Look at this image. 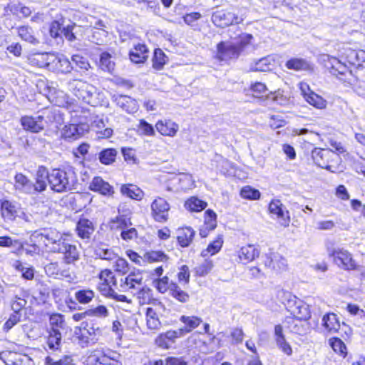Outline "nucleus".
Returning a JSON list of instances; mask_svg holds the SVG:
<instances>
[{
  "label": "nucleus",
  "mask_w": 365,
  "mask_h": 365,
  "mask_svg": "<svg viewBox=\"0 0 365 365\" xmlns=\"http://www.w3.org/2000/svg\"><path fill=\"white\" fill-rule=\"evenodd\" d=\"M100 277L108 284H112L115 289L120 292H131L132 293L140 288L143 284V274L139 269L123 274H113L106 269L101 272Z\"/></svg>",
  "instance_id": "1"
},
{
  "label": "nucleus",
  "mask_w": 365,
  "mask_h": 365,
  "mask_svg": "<svg viewBox=\"0 0 365 365\" xmlns=\"http://www.w3.org/2000/svg\"><path fill=\"white\" fill-rule=\"evenodd\" d=\"M77 183V175L75 168L71 166L63 169H54L50 173L49 185L57 192L75 190Z\"/></svg>",
  "instance_id": "2"
},
{
  "label": "nucleus",
  "mask_w": 365,
  "mask_h": 365,
  "mask_svg": "<svg viewBox=\"0 0 365 365\" xmlns=\"http://www.w3.org/2000/svg\"><path fill=\"white\" fill-rule=\"evenodd\" d=\"M322 60L324 62L325 67L329 70L331 74L335 76L340 81L352 84L356 78L347 66L338 58L328 54L322 56Z\"/></svg>",
  "instance_id": "3"
},
{
  "label": "nucleus",
  "mask_w": 365,
  "mask_h": 365,
  "mask_svg": "<svg viewBox=\"0 0 365 365\" xmlns=\"http://www.w3.org/2000/svg\"><path fill=\"white\" fill-rule=\"evenodd\" d=\"M68 89L84 103L95 106L97 103V89L95 86L81 80H73L68 83Z\"/></svg>",
  "instance_id": "4"
},
{
  "label": "nucleus",
  "mask_w": 365,
  "mask_h": 365,
  "mask_svg": "<svg viewBox=\"0 0 365 365\" xmlns=\"http://www.w3.org/2000/svg\"><path fill=\"white\" fill-rule=\"evenodd\" d=\"M66 235L61 233L54 228L43 229L41 232H35L31 235V241L34 238H40L46 247L56 252L61 250V245L64 243Z\"/></svg>",
  "instance_id": "5"
},
{
  "label": "nucleus",
  "mask_w": 365,
  "mask_h": 365,
  "mask_svg": "<svg viewBox=\"0 0 365 365\" xmlns=\"http://www.w3.org/2000/svg\"><path fill=\"white\" fill-rule=\"evenodd\" d=\"M328 254L333 258L334 262L340 268L345 270L356 269V263L352 255L346 250L341 247H328Z\"/></svg>",
  "instance_id": "6"
},
{
  "label": "nucleus",
  "mask_w": 365,
  "mask_h": 365,
  "mask_svg": "<svg viewBox=\"0 0 365 365\" xmlns=\"http://www.w3.org/2000/svg\"><path fill=\"white\" fill-rule=\"evenodd\" d=\"M284 294L287 298V309L294 318L305 321L310 317L307 304L295 296H292L289 292H284Z\"/></svg>",
  "instance_id": "7"
},
{
  "label": "nucleus",
  "mask_w": 365,
  "mask_h": 365,
  "mask_svg": "<svg viewBox=\"0 0 365 365\" xmlns=\"http://www.w3.org/2000/svg\"><path fill=\"white\" fill-rule=\"evenodd\" d=\"M245 19L244 15H239L233 11L220 10L213 12L212 21L217 27H227L230 25L242 23Z\"/></svg>",
  "instance_id": "8"
},
{
  "label": "nucleus",
  "mask_w": 365,
  "mask_h": 365,
  "mask_svg": "<svg viewBox=\"0 0 365 365\" xmlns=\"http://www.w3.org/2000/svg\"><path fill=\"white\" fill-rule=\"evenodd\" d=\"M246 44L242 40L236 42H220L217 44V56L222 61L237 58Z\"/></svg>",
  "instance_id": "9"
},
{
  "label": "nucleus",
  "mask_w": 365,
  "mask_h": 365,
  "mask_svg": "<svg viewBox=\"0 0 365 365\" xmlns=\"http://www.w3.org/2000/svg\"><path fill=\"white\" fill-rule=\"evenodd\" d=\"M268 210L272 217L284 227L289 226L290 217L289 211L286 210L282 202L277 199H273L269 204Z\"/></svg>",
  "instance_id": "10"
},
{
  "label": "nucleus",
  "mask_w": 365,
  "mask_h": 365,
  "mask_svg": "<svg viewBox=\"0 0 365 365\" xmlns=\"http://www.w3.org/2000/svg\"><path fill=\"white\" fill-rule=\"evenodd\" d=\"M150 208V215L155 222L161 223L167 222L170 206L164 198L160 197H156L152 202Z\"/></svg>",
  "instance_id": "11"
},
{
  "label": "nucleus",
  "mask_w": 365,
  "mask_h": 365,
  "mask_svg": "<svg viewBox=\"0 0 365 365\" xmlns=\"http://www.w3.org/2000/svg\"><path fill=\"white\" fill-rule=\"evenodd\" d=\"M312 157L317 166L327 170H331V166L329 165L330 160L338 156L331 150L315 148L312 150Z\"/></svg>",
  "instance_id": "12"
},
{
  "label": "nucleus",
  "mask_w": 365,
  "mask_h": 365,
  "mask_svg": "<svg viewBox=\"0 0 365 365\" xmlns=\"http://www.w3.org/2000/svg\"><path fill=\"white\" fill-rule=\"evenodd\" d=\"M73 68L71 62L63 56L50 53L48 70L61 73H69Z\"/></svg>",
  "instance_id": "13"
},
{
  "label": "nucleus",
  "mask_w": 365,
  "mask_h": 365,
  "mask_svg": "<svg viewBox=\"0 0 365 365\" xmlns=\"http://www.w3.org/2000/svg\"><path fill=\"white\" fill-rule=\"evenodd\" d=\"M0 359L6 365H34L31 359L26 354H19L11 351L0 353Z\"/></svg>",
  "instance_id": "14"
},
{
  "label": "nucleus",
  "mask_w": 365,
  "mask_h": 365,
  "mask_svg": "<svg viewBox=\"0 0 365 365\" xmlns=\"http://www.w3.org/2000/svg\"><path fill=\"white\" fill-rule=\"evenodd\" d=\"M301 91L306 101L318 109H324L327 102L322 96L310 91L307 84L301 85Z\"/></svg>",
  "instance_id": "15"
},
{
  "label": "nucleus",
  "mask_w": 365,
  "mask_h": 365,
  "mask_svg": "<svg viewBox=\"0 0 365 365\" xmlns=\"http://www.w3.org/2000/svg\"><path fill=\"white\" fill-rule=\"evenodd\" d=\"M88 125L86 124H70L66 125L62 131V136L68 140H74L88 132Z\"/></svg>",
  "instance_id": "16"
},
{
  "label": "nucleus",
  "mask_w": 365,
  "mask_h": 365,
  "mask_svg": "<svg viewBox=\"0 0 365 365\" xmlns=\"http://www.w3.org/2000/svg\"><path fill=\"white\" fill-rule=\"evenodd\" d=\"M265 267L271 268L276 272H282L287 269V259L277 253H270L266 255V260L264 261Z\"/></svg>",
  "instance_id": "17"
},
{
  "label": "nucleus",
  "mask_w": 365,
  "mask_h": 365,
  "mask_svg": "<svg viewBox=\"0 0 365 365\" xmlns=\"http://www.w3.org/2000/svg\"><path fill=\"white\" fill-rule=\"evenodd\" d=\"M21 125L25 130L34 133H39L44 128V123L42 122L40 115L36 117L22 116L21 118Z\"/></svg>",
  "instance_id": "18"
},
{
  "label": "nucleus",
  "mask_w": 365,
  "mask_h": 365,
  "mask_svg": "<svg viewBox=\"0 0 365 365\" xmlns=\"http://www.w3.org/2000/svg\"><path fill=\"white\" fill-rule=\"evenodd\" d=\"M113 229L121 230L120 236L125 240H133L137 236V231L135 228H128V220L123 217H117L116 220H113L111 223Z\"/></svg>",
  "instance_id": "19"
},
{
  "label": "nucleus",
  "mask_w": 365,
  "mask_h": 365,
  "mask_svg": "<svg viewBox=\"0 0 365 365\" xmlns=\"http://www.w3.org/2000/svg\"><path fill=\"white\" fill-rule=\"evenodd\" d=\"M40 117L45 124L56 123L61 125L63 122V117L60 110L54 107L46 108L41 111Z\"/></svg>",
  "instance_id": "20"
},
{
  "label": "nucleus",
  "mask_w": 365,
  "mask_h": 365,
  "mask_svg": "<svg viewBox=\"0 0 365 365\" xmlns=\"http://www.w3.org/2000/svg\"><path fill=\"white\" fill-rule=\"evenodd\" d=\"M239 262L243 264H247L259 256V250L252 245H247L242 247L237 251Z\"/></svg>",
  "instance_id": "21"
},
{
  "label": "nucleus",
  "mask_w": 365,
  "mask_h": 365,
  "mask_svg": "<svg viewBox=\"0 0 365 365\" xmlns=\"http://www.w3.org/2000/svg\"><path fill=\"white\" fill-rule=\"evenodd\" d=\"M56 252L63 254V259L66 264H72L79 259L80 252L74 245L69 244L66 241L61 245V250Z\"/></svg>",
  "instance_id": "22"
},
{
  "label": "nucleus",
  "mask_w": 365,
  "mask_h": 365,
  "mask_svg": "<svg viewBox=\"0 0 365 365\" xmlns=\"http://www.w3.org/2000/svg\"><path fill=\"white\" fill-rule=\"evenodd\" d=\"M155 128L162 135L174 137L179 130V125L170 119H165L158 120Z\"/></svg>",
  "instance_id": "23"
},
{
  "label": "nucleus",
  "mask_w": 365,
  "mask_h": 365,
  "mask_svg": "<svg viewBox=\"0 0 365 365\" xmlns=\"http://www.w3.org/2000/svg\"><path fill=\"white\" fill-rule=\"evenodd\" d=\"M16 190L29 195L35 194L34 182L22 173H17L14 178Z\"/></svg>",
  "instance_id": "24"
},
{
  "label": "nucleus",
  "mask_w": 365,
  "mask_h": 365,
  "mask_svg": "<svg viewBox=\"0 0 365 365\" xmlns=\"http://www.w3.org/2000/svg\"><path fill=\"white\" fill-rule=\"evenodd\" d=\"M106 120H107V118H104L103 115H96L93 117L91 127L96 130L98 134H99V138H109L113 134V130L111 128H105Z\"/></svg>",
  "instance_id": "25"
},
{
  "label": "nucleus",
  "mask_w": 365,
  "mask_h": 365,
  "mask_svg": "<svg viewBox=\"0 0 365 365\" xmlns=\"http://www.w3.org/2000/svg\"><path fill=\"white\" fill-rule=\"evenodd\" d=\"M115 102L117 106L128 113H134L138 110L136 101L130 96L124 95L115 96Z\"/></svg>",
  "instance_id": "26"
},
{
  "label": "nucleus",
  "mask_w": 365,
  "mask_h": 365,
  "mask_svg": "<svg viewBox=\"0 0 365 365\" xmlns=\"http://www.w3.org/2000/svg\"><path fill=\"white\" fill-rule=\"evenodd\" d=\"M89 188L103 195H110L113 193L112 186L101 177H95L90 183Z\"/></svg>",
  "instance_id": "27"
},
{
  "label": "nucleus",
  "mask_w": 365,
  "mask_h": 365,
  "mask_svg": "<svg viewBox=\"0 0 365 365\" xmlns=\"http://www.w3.org/2000/svg\"><path fill=\"white\" fill-rule=\"evenodd\" d=\"M50 173L45 167H39L36 176V181L34 183L35 194L41 192L46 189L47 181L49 182Z\"/></svg>",
  "instance_id": "28"
},
{
  "label": "nucleus",
  "mask_w": 365,
  "mask_h": 365,
  "mask_svg": "<svg viewBox=\"0 0 365 365\" xmlns=\"http://www.w3.org/2000/svg\"><path fill=\"white\" fill-rule=\"evenodd\" d=\"M130 59L135 63H144L148 56V50L145 45L138 44L129 53Z\"/></svg>",
  "instance_id": "29"
},
{
  "label": "nucleus",
  "mask_w": 365,
  "mask_h": 365,
  "mask_svg": "<svg viewBox=\"0 0 365 365\" xmlns=\"http://www.w3.org/2000/svg\"><path fill=\"white\" fill-rule=\"evenodd\" d=\"M76 231L81 238H90L94 231L93 222L86 218H80L76 225Z\"/></svg>",
  "instance_id": "30"
},
{
  "label": "nucleus",
  "mask_w": 365,
  "mask_h": 365,
  "mask_svg": "<svg viewBox=\"0 0 365 365\" xmlns=\"http://www.w3.org/2000/svg\"><path fill=\"white\" fill-rule=\"evenodd\" d=\"M195 231L190 227H182L178 230L177 240L179 245L182 247H188L193 240Z\"/></svg>",
  "instance_id": "31"
},
{
  "label": "nucleus",
  "mask_w": 365,
  "mask_h": 365,
  "mask_svg": "<svg viewBox=\"0 0 365 365\" xmlns=\"http://www.w3.org/2000/svg\"><path fill=\"white\" fill-rule=\"evenodd\" d=\"M274 58L272 56H268L252 63L250 66V70L253 71L267 72L272 69L274 66Z\"/></svg>",
  "instance_id": "32"
},
{
  "label": "nucleus",
  "mask_w": 365,
  "mask_h": 365,
  "mask_svg": "<svg viewBox=\"0 0 365 365\" xmlns=\"http://www.w3.org/2000/svg\"><path fill=\"white\" fill-rule=\"evenodd\" d=\"M16 31L18 36L21 40L33 45H36L39 43V41L35 36L34 31L31 26L28 25L21 26L16 28Z\"/></svg>",
  "instance_id": "33"
},
{
  "label": "nucleus",
  "mask_w": 365,
  "mask_h": 365,
  "mask_svg": "<svg viewBox=\"0 0 365 365\" xmlns=\"http://www.w3.org/2000/svg\"><path fill=\"white\" fill-rule=\"evenodd\" d=\"M285 66L288 69L296 71H305L312 69L309 62L302 58H292L286 62Z\"/></svg>",
  "instance_id": "34"
},
{
  "label": "nucleus",
  "mask_w": 365,
  "mask_h": 365,
  "mask_svg": "<svg viewBox=\"0 0 365 365\" xmlns=\"http://www.w3.org/2000/svg\"><path fill=\"white\" fill-rule=\"evenodd\" d=\"M115 64L113 55L107 51L102 52L100 56V68L105 72L111 73L115 69Z\"/></svg>",
  "instance_id": "35"
},
{
  "label": "nucleus",
  "mask_w": 365,
  "mask_h": 365,
  "mask_svg": "<svg viewBox=\"0 0 365 365\" xmlns=\"http://www.w3.org/2000/svg\"><path fill=\"white\" fill-rule=\"evenodd\" d=\"M146 324L150 330H158L161 327L157 312L152 307H148L145 312Z\"/></svg>",
  "instance_id": "36"
},
{
  "label": "nucleus",
  "mask_w": 365,
  "mask_h": 365,
  "mask_svg": "<svg viewBox=\"0 0 365 365\" xmlns=\"http://www.w3.org/2000/svg\"><path fill=\"white\" fill-rule=\"evenodd\" d=\"M322 326L330 333L337 331L340 327L336 315L333 313L327 314L323 317Z\"/></svg>",
  "instance_id": "37"
},
{
  "label": "nucleus",
  "mask_w": 365,
  "mask_h": 365,
  "mask_svg": "<svg viewBox=\"0 0 365 365\" xmlns=\"http://www.w3.org/2000/svg\"><path fill=\"white\" fill-rule=\"evenodd\" d=\"M11 13L14 16H19L22 18H28L31 16L34 11L32 7L25 6L23 4H16L8 5L7 7Z\"/></svg>",
  "instance_id": "38"
},
{
  "label": "nucleus",
  "mask_w": 365,
  "mask_h": 365,
  "mask_svg": "<svg viewBox=\"0 0 365 365\" xmlns=\"http://www.w3.org/2000/svg\"><path fill=\"white\" fill-rule=\"evenodd\" d=\"M120 191L123 195L136 200H142L144 195L142 190L132 184L122 185Z\"/></svg>",
  "instance_id": "39"
},
{
  "label": "nucleus",
  "mask_w": 365,
  "mask_h": 365,
  "mask_svg": "<svg viewBox=\"0 0 365 365\" xmlns=\"http://www.w3.org/2000/svg\"><path fill=\"white\" fill-rule=\"evenodd\" d=\"M62 335L60 331L55 329L48 331L47 345L50 350L55 351L60 350Z\"/></svg>",
  "instance_id": "40"
},
{
  "label": "nucleus",
  "mask_w": 365,
  "mask_h": 365,
  "mask_svg": "<svg viewBox=\"0 0 365 365\" xmlns=\"http://www.w3.org/2000/svg\"><path fill=\"white\" fill-rule=\"evenodd\" d=\"M223 242L222 235H218L216 239L211 242L205 250L202 251V256L206 257L217 254L221 250Z\"/></svg>",
  "instance_id": "41"
},
{
  "label": "nucleus",
  "mask_w": 365,
  "mask_h": 365,
  "mask_svg": "<svg viewBox=\"0 0 365 365\" xmlns=\"http://www.w3.org/2000/svg\"><path fill=\"white\" fill-rule=\"evenodd\" d=\"M94 254L96 257L108 261H113L118 256L112 249L103 245L96 247Z\"/></svg>",
  "instance_id": "42"
},
{
  "label": "nucleus",
  "mask_w": 365,
  "mask_h": 365,
  "mask_svg": "<svg viewBox=\"0 0 365 365\" xmlns=\"http://www.w3.org/2000/svg\"><path fill=\"white\" fill-rule=\"evenodd\" d=\"M169 295L180 303H187L190 300L189 294L182 290L177 283L171 285Z\"/></svg>",
  "instance_id": "43"
},
{
  "label": "nucleus",
  "mask_w": 365,
  "mask_h": 365,
  "mask_svg": "<svg viewBox=\"0 0 365 365\" xmlns=\"http://www.w3.org/2000/svg\"><path fill=\"white\" fill-rule=\"evenodd\" d=\"M302 321L304 319H298L294 317L287 318L286 320V323L288 324L287 328L292 333L303 335L306 332V328Z\"/></svg>",
  "instance_id": "44"
},
{
  "label": "nucleus",
  "mask_w": 365,
  "mask_h": 365,
  "mask_svg": "<svg viewBox=\"0 0 365 365\" xmlns=\"http://www.w3.org/2000/svg\"><path fill=\"white\" fill-rule=\"evenodd\" d=\"M50 53H38L34 54L30 58L32 65L48 69Z\"/></svg>",
  "instance_id": "45"
},
{
  "label": "nucleus",
  "mask_w": 365,
  "mask_h": 365,
  "mask_svg": "<svg viewBox=\"0 0 365 365\" xmlns=\"http://www.w3.org/2000/svg\"><path fill=\"white\" fill-rule=\"evenodd\" d=\"M169 257L162 251H150L146 252L143 256V261L149 263L162 262L168 260Z\"/></svg>",
  "instance_id": "46"
},
{
  "label": "nucleus",
  "mask_w": 365,
  "mask_h": 365,
  "mask_svg": "<svg viewBox=\"0 0 365 365\" xmlns=\"http://www.w3.org/2000/svg\"><path fill=\"white\" fill-rule=\"evenodd\" d=\"M153 284L155 287L159 292L164 294L166 292H168L169 294L171 285L175 284V282L170 281L169 278L165 276L162 278H159L158 279L154 280Z\"/></svg>",
  "instance_id": "47"
},
{
  "label": "nucleus",
  "mask_w": 365,
  "mask_h": 365,
  "mask_svg": "<svg viewBox=\"0 0 365 365\" xmlns=\"http://www.w3.org/2000/svg\"><path fill=\"white\" fill-rule=\"evenodd\" d=\"M116 155V150L113 148H107L100 152L98 158L102 164L110 165L115 161Z\"/></svg>",
  "instance_id": "48"
},
{
  "label": "nucleus",
  "mask_w": 365,
  "mask_h": 365,
  "mask_svg": "<svg viewBox=\"0 0 365 365\" xmlns=\"http://www.w3.org/2000/svg\"><path fill=\"white\" fill-rule=\"evenodd\" d=\"M49 324L50 330L60 331V329H64L66 327L64 316L61 314H51L49 317Z\"/></svg>",
  "instance_id": "49"
},
{
  "label": "nucleus",
  "mask_w": 365,
  "mask_h": 365,
  "mask_svg": "<svg viewBox=\"0 0 365 365\" xmlns=\"http://www.w3.org/2000/svg\"><path fill=\"white\" fill-rule=\"evenodd\" d=\"M167 56L160 48H156L153 57V67L156 70H160L167 62Z\"/></svg>",
  "instance_id": "50"
},
{
  "label": "nucleus",
  "mask_w": 365,
  "mask_h": 365,
  "mask_svg": "<svg viewBox=\"0 0 365 365\" xmlns=\"http://www.w3.org/2000/svg\"><path fill=\"white\" fill-rule=\"evenodd\" d=\"M206 206L207 203L195 197L190 198L185 203L186 209L193 212H200L204 210Z\"/></svg>",
  "instance_id": "51"
},
{
  "label": "nucleus",
  "mask_w": 365,
  "mask_h": 365,
  "mask_svg": "<svg viewBox=\"0 0 365 365\" xmlns=\"http://www.w3.org/2000/svg\"><path fill=\"white\" fill-rule=\"evenodd\" d=\"M240 196L244 199L256 200L260 198L261 193L258 190L247 185L241 189Z\"/></svg>",
  "instance_id": "52"
},
{
  "label": "nucleus",
  "mask_w": 365,
  "mask_h": 365,
  "mask_svg": "<svg viewBox=\"0 0 365 365\" xmlns=\"http://www.w3.org/2000/svg\"><path fill=\"white\" fill-rule=\"evenodd\" d=\"M152 291L148 287L143 286H140V288H138L134 292V294H136L138 299L140 300V303L146 304L150 302L152 297Z\"/></svg>",
  "instance_id": "53"
},
{
  "label": "nucleus",
  "mask_w": 365,
  "mask_h": 365,
  "mask_svg": "<svg viewBox=\"0 0 365 365\" xmlns=\"http://www.w3.org/2000/svg\"><path fill=\"white\" fill-rule=\"evenodd\" d=\"M178 180L182 190H189L195 187V180L190 174L180 173L178 176Z\"/></svg>",
  "instance_id": "54"
},
{
  "label": "nucleus",
  "mask_w": 365,
  "mask_h": 365,
  "mask_svg": "<svg viewBox=\"0 0 365 365\" xmlns=\"http://www.w3.org/2000/svg\"><path fill=\"white\" fill-rule=\"evenodd\" d=\"M180 322L184 323L187 328L185 329L186 332H190L195 328L197 327L202 322V319L197 317L191 316H182L180 319Z\"/></svg>",
  "instance_id": "55"
},
{
  "label": "nucleus",
  "mask_w": 365,
  "mask_h": 365,
  "mask_svg": "<svg viewBox=\"0 0 365 365\" xmlns=\"http://www.w3.org/2000/svg\"><path fill=\"white\" fill-rule=\"evenodd\" d=\"M86 314H88V317L106 318L109 315V311L104 305H98L96 307L87 309Z\"/></svg>",
  "instance_id": "56"
},
{
  "label": "nucleus",
  "mask_w": 365,
  "mask_h": 365,
  "mask_svg": "<svg viewBox=\"0 0 365 365\" xmlns=\"http://www.w3.org/2000/svg\"><path fill=\"white\" fill-rule=\"evenodd\" d=\"M75 297L81 304H88L94 297V292L90 289L79 290L75 293Z\"/></svg>",
  "instance_id": "57"
},
{
  "label": "nucleus",
  "mask_w": 365,
  "mask_h": 365,
  "mask_svg": "<svg viewBox=\"0 0 365 365\" xmlns=\"http://www.w3.org/2000/svg\"><path fill=\"white\" fill-rule=\"evenodd\" d=\"M78 30H81V26L71 24L63 27L61 32L68 41H73L76 39V34Z\"/></svg>",
  "instance_id": "58"
},
{
  "label": "nucleus",
  "mask_w": 365,
  "mask_h": 365,
  "mask_svg": "<svg viewBox=\"0 0 365 365\" xmlns=\"http://www.w3.org/2000/svg\"><path fill=\"white\" fill-rule=\"evenodd\" d=\"M213 268L212 260L205 259L201 264L195 267V271L197 276L203 277L207 275Z\"/></svg>",
  "instance_id": "59"
},
{
  "label": "nucleus",
  "mask_w": 365,
  "mask_h": 365,
  "mask_svg": "<svg viewBox=\"0 0 365 365\" xmlns=\"http://www.w3.org/2000/svg\"><path fill=\"white\" fill-rule=\"evenodd\" d=\"M2 215L4 217L11 219L16 212V207L13 203L9 200H4L1 203Z\"/></svg>",
  "instance_id": "60"
},
{
  "label": "nucleus",
  "mask_w": 365,
  "mask_h": 365,
  "mask_svg": "<svg viewBox=\"0 0 365 365\" xmlns=\"http://www.w3.org/2000/svg\"><path fill=\"white\" fill-rule=\"evenodd\" d=\"M138 128V132L140 135L154 136L155 134L153 126L143 119L140 120Z\"/></svg>",
  "instance_id": "61"
},
{
  "label": "nucleus",
  "mask_w": 365,
  "mask_h": 365,
  "mask_svg": "<svg viewBox=\"0 0 365 365\" xmlns=\"http://www.w3.org/2000/svg\"><path fill=\"white\" fill-rule=\"evenodd\" d=\"M71 63L76 65L77 68L83 71H88L90 68V63L86 58L78 54H74L71 57Z\"/></svg>",
  "instance_id": "62"
},
{
  "label": "nucleus",
  "mask_w": 365,
  "mask_h": 365,
  "mask_svg": "<svg viewBox=\"0 0 365 365\" xmlns=\"http://www.w3.org/2000/svg\"><path fill=\"white\" fill-rule=\"evenodd\" d=\"M113 261V267L115 271V274H125L128 272V263L125 259L120 258L117 256V258Z\"/></svg>",
  "instance_id": "63"
},
{
  "label": "nucleus",
  "mask_w": 365,
  "mask_h": 365,
  "mask_svg": "<svg viewBox=\"0 0 365 365\" xmlns=\"http://www.w3.org/2000/svg\"><path fill=\"white\" fill-rule=\"evenodd\" d=\"M217 215L211 210H207L205 212L204 224L210 230H215L217 226Z\"/></svg>",
  "instance_id": "64"
}]
</instances>
